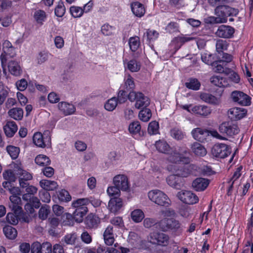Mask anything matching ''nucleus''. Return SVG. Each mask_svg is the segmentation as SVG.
Wrapping results in <instances>:
<instances>
[{
  "instance_id": "obj_1",
  "label": "nucleus",
  "mask_w": 253,
  "mask_h": 253,
  "mask_svg": "<svg viewBox=\"0 0 253 253\" xmlns=\"http://www.w3.org/2000/svg\"><path fill=\"white\" fill-rule=\"evenodd\" d=\"M157 150L161 153L169 154L168 160L172 163L177 164L182 163L189 164L190 162V152L188 148L184 146L173 147L171 148L170 153H169L170 146L168 143L164 141L159 140L155 143Z\"/></svg>"
},
{
  "instance_id": "obj_2",
  "label": "nucleus",
  "mask_w": 253,
  "mask_h": 253,
  "mask_svg": "<svg viewBox=\"0 0 253 253\" xmlns=\"http://www.w3.org/2000/svg\"><path fill=\"white\" fill-rule=\"evenodd\" d=\"M90 203L88 198H80L74 200L72 203V207L75 209L73 213L74 220L78 223L82 222L84 216L86 214L88 209L87 206Z\"/></svg>"
},
{
  "instance_id": "obj_3",
  "label": "nucleus",
  "mask_w": 253,
  "mask_h": 253,
  "mask_svg": "<svg viewBox=\"0 0 253 253\" xmlns=\"http://www.w3.org/2000/svg\"><path fill=\"white\" fill-rule=\"evenodd\" d=\"M148 196L150 200L158 205L168 207L171 204V201L169 197L160 190L150 191L148 193Z\"/></svg>"
},
{
  "instance_id": "obj_4",
  "label": "nucleus",
  "mask_w": 253,
  "mask_h": 253,
  "mask_svg": "<svg viewBox=\"0 0 253 253\" xmlns=\"http://www.w3.org/2000/svg\"><path fill=\"white\" fill-rule=\"evenodd\" d=\"M216 15L218 17L215 19L216 23H223L226 21V18L232 15H236L238 11L237 9L233 8L229 6L221 5L217 6L215 9Z\"/></svg>"
},
{
  "instance_id": "obj_5",
  "label": "nucleus",
  "mask_w": 253,
  "mask_h": 253,
  "mask_svg": "<svg viewBox=\"0 0 253 253\" xmlns=\"http://www.w3.org/2000/svg\"><path fill=\"white\" fill-rule=\"evenodd\" d=\"M191 134L193 138L199 141H202L210 134L220 140H226V138L220 135L216 130L209 131L205 129L197 127L192 130Z\"/></svg>"
},
{
  "instance_id": "obj_6",
  "label": "nucleus",
  "mask_w": 253,
  "mask_h": 253,
  "mask_svg": "<svg viewBox=\"0 0 253 253\" xmlns=\"http://www.w3.org/2000/svg\"><path fill=\"white\" fill-rule=\"evenodd\" d=\"M128 99L131 102H135L134 106L138 109L146 108L150 104L149 98L140 92H130Z\"/></svg>"
},
{
  "instance_id": "obj_7",
  "label": "nucleus",
  "mask_w": 253,
  "mask_h": 253,
  "mask_svg": "<svg viewBox=\"0 0 253 253\" xmlns=\"http://www.w3.org/2000/svg\"><path fill=\"white\" fill-rule=\"evenodd\" d=\"M160 229L164 232L169 230L176 231L181 229V224L173 218L165 217L161 220L158 223Z\"/></svg>"
},
{
  "instance_id": "obj_8",
  "label": "nucleus",
  "mask_w": 253,
  "mask_h": 253,
  "mask_svg": "<svg viewBox=\"0 0 253 253\" xmlns=\"http://www.w3.org/2000/svg\"><path fill=\"white\" fill-rule=\"evenodd\" d=\"M231 148L228 145L217 143L215 144L211 149V154L213 157L224 159L230 154Z\"/></svg>"
},
{
  "instance_id": "obj_9",
  "label": "nucleus",
  "mask_w": 253,
  "mask_h": 253,
  "mask_svg": "<svg viewBox=\"0 0 253 253\" xmlns=\"http://www.w3.org/2000/svg\"><path fill=\"white\" fill-rule=\"evenodd\" d=\"M169 239L168 235L160 232H151L148 237V240L151 244L164 247L169 244Z\"/></svg>"
},
{
  "instance_id": "obj_10",
  "label": "nucleus",
  "mask_w": 253,
  "mask_h": 253,
  "mask_svg": "<svg viewBox=\"0 0 253 253\" xmlns=\"http://www.w3.org/2000/svg\"><path fill=\"white\" fill-rule=\"evenodd\" d=\"M33 143L40 148H44L51 143L50 131L45 130L43 134L40 132L34 133L33 137Z\"/></svg>"
},
{
  "instance_id": "obj_11",
  "label": "nucleus",
  "mask_w": 253,
  "mask_h": 253,
  "mask_svg": "<svg viewBox=\"0 0 253 253\" xmlns=\"http://www.w3.org/2000/svg\"><path fill=\"white\" fill-rule=\"evenodd\" d=\"M231 98L233 102L241 106H248L251 104V97L241 91H232Z\"/></svg>"
},
{
  "instance_id": "obj_12",
  "label": "nucleus",
  "mask_w": 253,
  "mask_h": 253,
  "mask_svg": "<svg viewBox=\"0 0 253 253\" xmlns=\"http://www.w3.org/2000/svg\"><path fill=\"white\" fill-rule=\"evenodd\" d=\"M195 167L194 165H190L179 169V167L176 165H170L168 166L167 169L170 172L177 173L181 178H183V177H186L192 174V169Z\"/></svg>"
},
{
  "instance_id": "obj_13",
  "label": "nucleus",
  "mask_w": 253,
  "mask_h": 253,
  "mask_svg": "<svg viewBox=\"0 0 253 253\" xmlns=\"http://www.w3.org/2000/svg\"><path fill=\"white\" fill-rule=\"evenodd\" d=\"M177 198L183 203L193 205L199 201L198 196L190 191L182 190L177 194Z\"/></svg>"
},
{
  "instance_id": "obj_14",
  "label": "nucleus",
  "mask_w": 253,
  "mask_h": 253,
  "mask_svg": "<svg viewBox=\"0 0 253 253\" xmlns=\"http://www.w3.org/2000/svg\"><path fill=\"white\" fill-rule=\"evenodd\" d=\"M219 132L223 135L232 136L239 132L237 125L229 122H223L219 126Z\"/></svg>"
},
{
  "instance_id": "obj_15",
  "label": "nucleus",
  "mask_w": 253,
  "mask_h": 253,
  "mask_svg": "<svg viewBox=\"0 0 253 253\" xmlns=\"http://www.w3.org/2000/svg\"><path fill=\"white\" fill-rule=\"evenodd\" d=\"M113 183L115 186L122 191H127L129 185L127 176L124 174H118L113 178Z\"/></svg>"
},
{
  "instance_id": "obj_16",
  "label": "nucleus",
  "mask_w": 253,
  "mask_h": 253,
  "mask_svg": "<svg viewBox=\"0 0 253 253\" xmlns=\"http://www.w3.org/2000/svg\"><path fill=\"white\" fill-rule=\"evenodd\" d=\"M166 180L168 185L177 189H180L184 185V179L176 173L168 176Z\"/></svg>"
},
{
  "instance_id": "obj_17",
  "label": "nucleus",
  "mask_w": 253,
  "mask_h": 253,
  "mask_svg": "<svg viewBox=\"0 0 253 253\" xmlns=\"http://www.w3.org/2000/svg\"><path fill=\"white\" fill-rule=\"evenodd\" d=\"M247 113L245 109L239 107L231 108L228 112L229 117L232 120H238L244 118Z\"/></svg>"
},
{
  "instance_id": "obj_18",
  "label": "nucleus",
  "mask_w": 253,
  "mask_h": 253,
  "mask_svg": "<svg viewBox=\"0 0 253 253\" xmlns=\"http://www.w3.org/2000/svg\"><path fill=\"white\" fill-rule=\"evenodd\" d=\"M123 202L119 197H113L110 199L108 203V209L113 213H117L122 208Z\"/></svg>"
},
{
  "instance_id": "obj_19",
  "label": "nucleus",
  "mask_w": 253,
  "mask_h": 253,
  "mask_svg": "<svg viewBox=\"0 0 253 253\" xmlns=\"http://www.w3.org/2000/svg\"><path fill=\"white\" fill-rule=\"evenodd\" d=\"M234 33V29L233 28L229 26L222 25L218 27L215 34L219 37L229 38L231 37Z\"/></svg>"
},
{
  "instance_id": "obj_20",
  "label": "nucleus",
  "mask_w": 253,
  "mask_h": 253,
  "mask_svg": "<svg viewBox=\"0 0 253 253\" xmlns=\"http://www.w3.org/2000/svg\"><path fill=\"white\" fill-rule=\"evenodd\" d=\"M191 111L197 115L206 117L211 114V109L209 106L198 105L193 107L191 108Z\"/></svg>"
},
{
  "instance_id": "obj_21",
  "label": "nucleus",
  "mask_w": 253,
  "mask_h": 253,
  "mask_svg": "<svg viewBox=\"0 0 253 253\" xmlns=\"http://www.w3.org/2000/svg\"><path fill=\"white\" fill-rule=\"evenodd\" d=\"M209 180L207 179L199 177L196 178L192 182V187L197 191L205 190L209 184Z\"/></svg>"
},
{
  "instance_id": "obj_22",
  "label": "nucleus",
  "mask_w": 253,
  "mask_h": 253,
  "mask_svg": "<svg viewBox=\"0 0 253 253\" xmlns=\"http://www.w3.org/2000/svg\"><path fill=\"white\" fill-rule=\"evenodd\" d=\"M14 170L16 175L19 177V179L24 180H30L32 179V174L26 170H24L21 164H14Z\"/></svg>"
},
{
  "instance_id": "obj_23",
  "label": "nucleus",
  "mask_w": 253,
  "mask_h": 253,
  "mask_svg": "<svg viewBox=\"0 0 253 253\" xmlns=\"http://www.w3.org/2000/svg\"><path fill=\"white\" fill-rule=\"evenodd\" d=\"M200 97L203 101L212 105H217L220 103V98L209 93H201Z\"/></svg>"
},
{
  "instance_id": "obj_24",
  "label": "nucleus",
  "mask_w": 253,
  "mask_h": 253,
  "mask_svg": "<svg viewBox=\"0 0 253 253\" xmlns=\"http://www.w3.org/2000/svg\"><path fill=\"white\" fill-rule=\"evenodd\" d=\"M190 148L193 153L197 157H204L207 153L205 147L198 142H195L192 144Z\"/></svg>"
},
{
  "instance_id": "obj_25",
  "label": "nucleus",
  "mask_w": 253,
  "mask_h": 253,
  "mask_svg": "<svg viewBox=\"0 0 253 253\" xmlns=\"http://www.w3.org/2000/svg\"><path fill=\"white\" fill-rule=\"evenodd\" d=\"M210 81L213 84L219 87H225L229 85L228 80L220 75L212 76Z\"/></svg>"
},
{
  "instance_id": "obj_26",
  "label": "nucleus",
  "mask_w": 253,
  "mask_h": 253,
  "mask_svg": "<svg viewBox=\"0 0 253 253\" xmlns=\"http://www.w3.org/2000/svg\"><path fill=\"white\" fill-rule=\"evenodd\" d=\"M40 186L45 191H54L58 188V185L55 181L42 179L40 181Z\"/></svg>"
},
{
  "instance_id": "obj_27",
  "label": "nucleus",
  "mask_w": 253,
  "mask_h": 253,
  "mask_svg": "<svg viewBox=\"0 0 253 253\" xmlns=\"http://www.w3.org/2000/svg\"><path fill=\"white\" fill-rule=\"evenodd\" d=\"M18 129L17 126L13 121H8L3 127L5 135L8 137H12L16 133Z\"/></svg>"
},
{
  "instance_id": "obj_28",
  "label": "nucleus",
  "mask_w": 253,
  "mask_h": 253,
  "mask_svg": "<svg viewBox=\"0 0 253 253\" xmlns=\"http://www.w3.org/2000/svg\"><path fill=\"white\" fill-rule=\"evenodd\" d=\"M8 69L10 74L15 76H19L22 73V69L17 62L10 61L8 63Z\"/></svg>"
},
{
  "instance_id": "obj_29",
  "label": "nucleus",
  "mask_w": 253,
  "mask_h": 253,
  "mask_svg": "<svg viewBox=\"0 0 253 253\" xmlns=\"http://www.w3.org/2000/svg\"><path fill=\"white\" fill-rule=\"evenodd\" d=\"M58 108L65 115H71L75 111V107L72 104L61 102L58 104Z\"/></svg>"
},
{
  "instance_id": "obj_30",
  "label": "nucleus",
  "mask_w": 253,
  "mask_h": 253,
  "mask_svg": "<svg viewBox=\"0 0 253 253\" xmlns=\"http://www.w3.org/2000/svg\"><path fill=\"white\" fill-rule=\"evenodd\" d=\"M131 10L133 13L136 16L141 17L145 13V9L144 5L138 2H134L131 4Z\"/></svg>"
},
{
  "instance_id": "obj_31",
  "label": "nucleus",
  "mask_w": 253,
  "mask_h": 253,
  "mask_svg": "<svg viewBox=\"0 0 253 253\" xmlns=\"http://www.w3.org/2000/svg\"><path fill=\"white\" fill-rule=\"evenodd\" d=\"M224 48H216L217 53L216 55L218 59H220L222 62H230L233 59V56L230 54L225 53L223 51Z\"/></svg>"
},
{
  "instance_id": "obj_32",
  "label": "nucleus",
  "mask_w": 253,
  "mask_h": 253,
  "mask_svg": "<svg viewBox=\"0 0 253 253\" xmlns=\"http://www.w3.org/2000/svg\"><path fill=\"white\" fill-rule=\"evenodd\" d=\"M9 116L16 120H21L23 117V111L20 108H13L8 111Z\"/></svg>"
},
{
  "instance_id": "obj_33",
  "label": "nucleus",
  "mask_w": 253,
  "mask_h": 253,
  "mask_svg": "<svg viewBox=\"0 0 253 253\" xmlns=\"http://www.w3.org/2000/svg\"><path fill=\"white\" fill-rule=\"evenodd\" d=\"M98 221L97 217L92 214H89L85 218V223L89 228H93L97 226Z\"/></svg>"
},
{
  "instance_id": "obj_34",
  "label": "nucleus",
  "mask_w": 253,
  "mask_h": 253,
  "mask_svg": "<svg viewBox=\"0 0 253 253\" xmlns=\"http://www.w3.org/2000/svg\"><path fill=\"white\" fill-rule=\"evenodd\" d=\"M9 199L13 204L12 206H10V207H11L14 211L20 212L22 209L21 207L19 205L21 202V198L16 195H12L9 197Z\"/></svg>"
},
{
  "instance_id": "obj_35",
  "label": "nucleus",
  "mask_w": 253,
  "mask_h": 253,
  "mask_svg": "<svg viewBox=\"0 0 253 253\" xmlns=\"http://www.w3.org/2000/svg\"><path fill=\"white\" fill-rule=\"evenodd\" d=\"M3 233L8 239H14L17 235V230L11 226H5L3 228Z\"/></svg>"
},
{
  "instance_id": "obj_36",
  "label": "nucleus",
  "mask_w": 253,
  "mask_h": 253,
  "mask_svg": "<svg viewBox=\"0 0 253 253\" xmlns=\"http://www.w3.org/2000/svg\"><path fill=\"white\" fill-rule=\"evenodd\" d=\"M187 88L193 90H198L201 86L200 82L196 78H190L185 83Z\"/></svg>"
},
{
  "instance_id": "obj_37",
  "label": "nucleus",
  "mask_w": 253,
  "mask_h": 253,
  "mask_svg": "<svg viewBox=\"0 0 253 253\" xmlns=\"http://www.w3.org/2000/svg\"><path fill=\"white\" fill-rule=\"evenodd\" d=\"M35 163L39 166L41 167H46L48 166L50 163L49 158L44 155H38L35 159Z\"/></svg>"
},
{
  "instance_id": "obj_38",
  "label": "nucleus",
  "mask_w": 253,
  "mask_h": 253,
  "mask_svg": "<svg viewBox=\"0 0 253 253\" xmlns=\"http://www.w3.org/2000/svg\"><path fill=\"white\" fill-rule=\"evenodd\" d=\"M131 218L134 222L139 223L144 218V213L141 210L136 209L131 211Z\"/></svg>"
},
{
  "instance_id": "obj_39",
  "label": "nucleus",
  "mask_w": 253,
  "mask_h": 253,
  "mask_svg": "<svg viewBox=\"0 0 253 253\" xmlns=\"http://www.w3.org/2000/svg\"><path fill=\"white\" fill-rule=\"evenodd\" d=\"M116 28L115 27L106 23L103 25L101 28V33L106 36H112L114 34Z\"/></svg>"
},
{
  "instance_id": "obj_40",
  "label": "nucleus",
  "mask_w": 253,
  "mask_h": 253,
  "mask_svg": "<svg viewBox=\"0 0 253 253\" xmlns=\"http://www.w3.org/2000/svg\"><path fill=\"white\" fill-rule=\"evenodd\" d=\"M129 132L133 136L137 135H140V132L141 130V126L138 121L133 122L130 124L128 127Z\"/></svg>"
},
{
  "instance_id": "obj_41",
  "label": "nucleus",
  "mask_w": 253,
  "mask_h": 253,
  "mask_svg": "<svg viewBox=\"0 0 253 253\" xmlns=\"http://www.w3.org/2000/svg\"><path fill=\"white\" fill-rule=\"evenodd\" d=\"M126 67L131 72H137L140 69L141 64L137 60L132 59L126 63Z\"/></svg>"
},
{
  "instance_id": "obj_42",
  "label": "nucleus",
  "mask_w": 253,
  "mask_h": 253,
  "mask_svg": "<svg viewBox=\"0 0 253 253\" xmlns=\"http://www.w3.org/2000/svg\"><path fill=\"white\" fill-rule=\"evenodd\" d=\"M152 116L150 109L144 108L141 110L139 113V119L145 122H148L151 118Z\"/></svg>"
},
{
  "instance_id": "obj_43",
  "label": "nucleus",
  "mask_w": 253,
  "mask_h": 253,
  "mask_svg": "<svg viewBox=\"0 0 253 253\" xmlns=\"http://www.w3.org/2000/svg\"><path fill=\"white\" fill-rule=\"evenodd\" d=\"M159 36V33L155 30L148 29L144 33L143 39H146L147 41H151L156 40Z\"/></svg>"
},
{
  "instance_id": "obj_44",
  "label": "nucleus",
  "mask_w": 253,
  "mask_h": 253,
  "mask_svg": "<svg viewBox=\"0 0 253 253\" xmlns=\"http://www.w3.org/2000/svg\"><path fill=\"white\" fill-rule=\"evenodd\" d=\"M191 40H195V42L197 43V41L195 40L194 38L186 37H176L172 40V42L176 44L175 45L177 46H181L185 42H187Z\"/></svg>"
},
{
  "instance_id": "obj_45",
  "label": "nucleus",
  "mask_w": 253,
  "mask_h": 253,
  "mask_svg": "<svg viewBox=\"0 0 253 253\" xmlns=\"http://www.w3.org/2000/svg\"><path fill=\"white\" fill-rule=\"evenodd\" d=\"M118 104L117 99L114 97L109 99L105 104L104 108L106 110L109 111H113Z\"/></svg>"
},
{
  "instance_id": "obj_46",
  "label": "nucleus",
  "mask_w": 253,
  "mask_h": 253,
  "mask_svg": "<svg viewBox=\"0 0 253 253\" xmlns=\"http://www.w3.org/2000/svg\"><path fill=\"white\" fill-rule=\"evenodd\" d=\"M170 135L174 139L179 140L184 138L185 134L178 128H173L170 130Z\"/></svg>"
},
{
  "instance_id": "obj_47",
  "label": "nucleus",
  "mask_w": 253,
  "mask_h": 253,
  "mask_svg": "<svg viewBox=\"0 0 253 253\" xmlns=\"http://www.w3.org/2000/svg\"><path fill=\"white\" fill-rule=\"evenodd\" d=\"M6 150L12 159H16L18 157L20 152V149L19 147L12 145L7 146L6 147Z\"/></svg>"
},
{
  "instance_id": "obj_48",
  "label": "nucleus",
  "mask_w": 253,
  "mask_h": 253,
  "mask_svg": "<svg viewBox=\"0 0 253 253\" xmlns=\"http://www.w3.org/2000/svg\"><path fill=\"white\" fill-rule=\"evenodd\" d=\"M3 178L8 181L14 182L16 179V175L14 170L12 171L11 169L5 170L3 173Z\"/></svg>"
},
{
  "instance_id": "obj_49",
  "label": "nucleus",
  "mask_w": 253,
  "mask_h": 253,
  "mask_svg": "<svg viewBox=\"0 0 253 253\" xmlns=\"http://www.w3.org/2000/svg\"><path fill=\"white\" fill-rule=\"evenodd\" d=\"M58 199L62 202H69L72 198L68 191L65 189L59 191L57 194Z\"/></svg>"
},
{
  "instance_id": "obj_50",
  "label": "nucleus",
  "mask_w": 253,
  "mask_h": 253,
  "mask_svg": "<svg viewBox=\"0 0 253 253\" xmlns=\"http://www.w3.org/2000/svg\"><path fill=\"white\" fill-rule=\"evenodd\" d=\"M34 18L37 23L42 24L46 18L45 12L42 10H38L34 13Z\"/></svg>"
},
{
  "instance_id": "obj_51",
  "label": "nucleus",
  "mask_w": 253,
  "mask_h": 253,
  "mask_svg": "<svg viewBox=\"0 0 253 253\" xmlns=\"http://www.w3.org/2000/svg\"><path fill=\"white\" fill-rule=\"evenodd\" d=\"M226 75H229V78L231 81L235 83H239L240 81V78L239 75L235 72L232 71L229 68L226 69Z\"/></svg>"
},
{
  "instance_id": "obj_52",
  "label": "nucleus",
  "mask_w": 253,
  "mask_h": 253,
  "mask_svg": "<svg viewBox=\"0 0 253 253\" xmlns=\"http://www.w3.org/2000/svg\"><path fill=\"white\" fill-rule=\"evenodd\" d=\"M221 63H223V62L221 60L213 62L212 64L213 69L216 72L224 73L226 74V68H224L223 64H221Z\"/></svg>"
},
{
  "instance_id": "obj_53",
  "label": "nucleus",
  "mask_w": 253,
  "mask_h": 253,
  "mask_svg": "<svg viewBox=\"0 0 253 253\" xmlns=\"http://www.w3.org/2000/svg\"><path fill=\"white\" fill-rule=\"evenodd\" d=\"M159 125L158 122L152 121L149 124L148 132L150 134H156L159 131Z\"/></svg>"
},
{
  "instance_id": "obj_54",
  "label": "nucleus",
  "mask_w": 253,
  "mask_h": 253,
  "mask_svg": "<svg viewBox=\"0 0 253 253\" xmlns=\"http://www.w3.org/2000/svg\"><path fill=\"white\" fill-rule=\"evenodd\" d=\"M125 84L127 90L133 89L135 87V84L133 78L129 75H127L125 78Z\"/></svg>"
},
{
  "instance_id": "obj_55",
  "label": "nucleus",
  "mask_w": 253,
  "mask_h": 253,
  "mask_svg": "<svg viewBox=\"0 0 253 253\" xmlns=\"http://www.w3.org/2000/svg\"><path fill=\"white\" fill-rule=\"evenodd\" d=\"M70 12L73 17L78 18L83 15L84 10L81 7L72 6L70 7Z\"/></svg>"
},
{
  "instance_id": "obj_56",
  "label": "nucleus",
  "mask_w": 253,
  "mask_h": 253,
  "mask_svg": "<svg viewBox=\"0 0 253 253\" xmlns=\"http://www.w3.org/2000/svg\"><path fill=\"white\" fill-rule=\"evenodd\" d=\"M107 193L110 197H118L120 194V189L116 186L109 187Z\"/></svg>"
},
{
  "instance_id": "obj_57",
  "label": "nucleus",
  "mask_w": 253,
  "mask_h": 253,
  "mask_svg": "<svg viewBox=\"0 0 253 253\" xmlns=\"http://www.w3.org/2000/svg\"><path fill=\"white\" fill-rule=\"evenodd\" d=\"M166 30L169 33H173L179 32V25L174 22L169 23L166 27Z\"/></svg>"
},
{
  "instance_id": "obj_58",
  "label": "nucleus",
  "mask_w": 253,
  "mask_h": 253,
  "mask_svg": "<svg viewBox=\"0 0 253 253\" xmlns=\"http://www.w3.org/2000/svg\"><path fill=\"white\" fill-rule=\"evenodd\" d=\"M65 12V7L63 2H59L55 9V15L59 17L63 16Z\"/></svg>"
},
{
  "instance_id": "obj_59",
  "label": "nucleus",
  "mask_w": 253,
  "mask_h": 253,
  "mask_svg": "<svg viewBox=\"0 0 253 253\" xmlns=\"http://www.w3.org/2000/svg\"><path fill=\"white\" fill-rule=\"evenodd\" d=\"M49 212V208L48 206L42 207L39 211V217L42 220H44L47 217Z\"/></svg>"
},
{
  "instance_id": "obj_60",
  "label": "nucleus",
  "mask_w": 253,
  "mask_h": 253,
  "mask_svg": "<svg viewBox=\"0 0 253 253\" xmlns=\"http://www.w3.org/2000/svg\"><path fill=\"white\" fill-rule=\"evenodd\" d=\"M179 214L184 218H189L191 215V209L188 207L181 208L179 211Z\"/></svg>"
},
{
  "instance_id": "obj_61",
  "label": "nucleus",
  "mask_w": 253,
  "mask_h": 253,
  "mask_svg": "<svg viewBox=\"0 0 253 253\" xmlns=\"http://www.w3.org/2000/svg\"><path fill=\"white\" fill-rule=\"evenodd\" d=\"M6 219V221L11 224L16 225L18 223V216L13 213H8Z\"/></svg>"
},
{
  "instance_id": "obj_62",
  "label": "nucleus",
  "mask_w": 253,
  "mask_h": 253,
  "mask_svg": "<svg viewBox=\"0 0 253 253\" xmlns=\"http://www.w3.org/2000/svg\"><path fill=\"white\" fill-rule=\"evenodd\" d=\"M39 196L41 200L44 203H49L50 201V195L46 191L42 190L39 192Z\"/></svg>"
},
{
  "instance_id": "obj_63",
  "label": "nucleus",
  "mask_w": 253,
  "mask_h": 253,
  "mask_svg": "<svg viewBox=\"0 0 253 253\" xmlns=\"http://www.w3.org/2000/svg\"><path fill=\"white\" fill-rule=\"evenodd\" d=\"M127 98H128V94L127 92L124 90H120L118 94L117 101L120 103H124L127 100Z\"/></svg>"
},
{
  "instance_id": "obj_64",
  "label": "nucleus",
  "mask_w": 253,
  "mask_h": 253,
  "mask_svg": "<svg viewBox=\"0 0 253 253\" xmlns=\"http://www.w3.org/2000/svg\"><path fill=\"white\" fill-rule=\"evenodd\" d=\"M41 253H52L51 244L48 242L42 243L41 245Z\"/></svg>"
}]
</instances>
